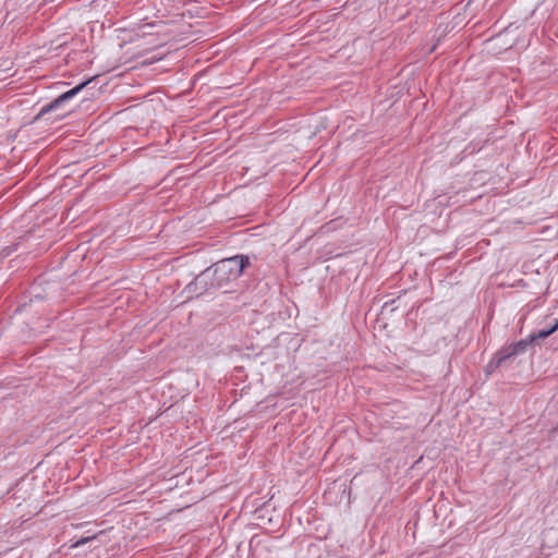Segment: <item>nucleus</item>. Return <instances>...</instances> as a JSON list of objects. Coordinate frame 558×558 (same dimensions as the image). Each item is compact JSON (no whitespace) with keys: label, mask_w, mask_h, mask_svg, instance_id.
<instances>
[{"label":"nucleus","mask_w":558,"mask_h":558,"mask_svg":"<svg viewBox=\"0 0 558 558\" xmlns=\"http://www.w3.org/2000/svg\"><path fill=\"white\" fill-rule=\"evenodd\" d=\"M248 265V257L244 255L225 258L201 272L189 288L194 287L193 291L197 294H202L208 289L222 288L228 282L238 279Z\"/></svg>","instance_id":"obj_1"},{"label":"nucleus","mask_w":558,"mask_h":558,"mask_svg":"<svg viewBox=\"0 0 558 558\" xmlns=\"http://www.w3.org/2000/svg\"><path fill=\"white\" fill-rule=\"evenodd\" d=\"M536 341H537V339L535 338L534 333H531L525 339H522L518 342H513V343L502 347L500 349V351L508 361L512 357H515L517 355H520V354H523L524 352H526L529 347H531Z\"/></svg>","instance_id":"obj_2"},{"label":"nucleus","mask_w":558,"mask_h":558,"mask_svg":"<svg viewBox=\"0 0 558 558\" xmlns=\"http://www.w3.org/2000/svg\"><path fill=\"white\" fill-rule=\"evenodd\" d=\"M90 81H85L81 84H78L77 86H75L74 88L63 93L62 95H60L58 98H56L54 100H52L51 102L45 105L38 116H37V119L40 118L41 116L48 113V112H51L56 109H58L64 101L71 99L72 97H74L78 92H81Z\"/></svg>","instance_id":"obj_3"},{"label":"nucleus","mask_w":558,"mask_h":558,"mask_svg":"<svg viewBox=\"0 0 558 558\" xmlns=\"http://www.w3.org/2000/svg\"><path fill=\"white\" fill-rule=\"evenodd\" d=\"M507 362V359L504 356L501 351L499 350L494 357L488 362V364L485 367V372L487 375H490L494 373L498 367L504 365Z\"/></svg>","instance_id":"obj_4"},{"label":"nucleus","mask_w":558,"mask_h":558,"mask_svg":"<svg viewBox=\"0 0 558 558\" xmlns=\"http://www.w3.org/2000/svg\"><path fill=\"white\" fill-rule=\"evenodd\" d=\"M558 329V318L555 319L554 324L548 326L545 329L538 330L537 332H533L535 338L538 340H543L547 337H549L551 333H554Z\"/></svg>","instance_id":"obj_5"},{"label":"nucleus","mask_w":558,"mask_h":558,"mask_svg":"<svg viewBox=\"0 0 558 558\" xmlns=\"http://www.w3.org/2000/svg\"><path fill=\"white\" fill-rule=\"evenodd\" d=\"M89 539H90L89 537H83L76 542L75 546L83 545V544L87 543Z\"/></svg>","instance_id":"obj_6"}]
</instances>
